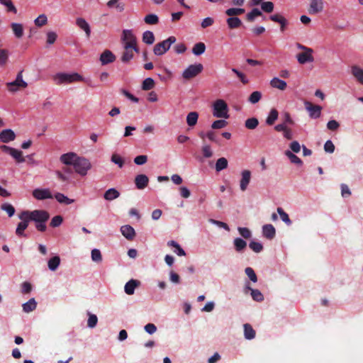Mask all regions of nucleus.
I'll list each match as a JSON object with an SVG mask.
<instances>
[{
	"label": "nucleus",
	"mask_w": 363,
	"mask_h": 363,
	"mask_svg": "<svg viewBox=\"0 0 363 363\" xmlns=\"http://www.w3.org/2000/svg\"><path fill=\"white\" fill-rule=\"evenodd\" d=\"M155 35L152 31L147 30L143 34V41L147 45H152L155 42Z\"/></svg>",
	"instance_id": "obj_39"
},
{
	"label": "nucleus",
	"mask_w": 363,
	"mask_h": 363,
	"mask_svg": "<svg viewBox=\"0 0 363 363\" xmlns=\"http://www.w3.org/2000/svg\"><path fill=\"white\" fill-rule=\"evenodd\" d=\"M226 21L228 28L230 29L238 28L242 25L241 20L238 17L230 16V18H228Z\"/></svg>",
	"instance_id": "obj_31"
},
{
	"label": "nucleus",
	"mask_w": 363,
	"mask_h": 363,
	"mask_svg": "<svg viewBox=\"0 0 363 363\" xmlns=\"http://www.w3.org/2000/svg\"><path fill=\"white\" fill-rule=\"evenodd\" d=\"M6 86L10 92H16L21 89L28 86L27 82L23 79V71H20L13 82L6 83Z\"/></svg>",
	"instance_id": "obj_6"
},
{
	"label": "nucleus",
	"mask_w": 363,
	"mask_h": 363,
	"mask_svg": "<svg viewBox=\"0 0 363 363\" xmlns=\"http://www.w3.org/2000/svg\"><path fill=\"white\" fill-rule=\"evenodd\" d=\"M9 155L12 156L18 163H21L25 161V159L23 157V153L21 150L13 148Z\"/></svg>",
	"instance_id": "obj_47"
},
{
	"label": "nucleus",
	"mask_w": 363,
	"mask_h": 363,
	"mask_svg": "<svg viewBox=\"0 0 363 363\" xmlns=\"http://www.w3.org/2000/svg\"><path fill=\"white\" fill-rule=\"evenodd\" d=\"M76 24L80 29L83 30L85 32L86 36L87 38L90 37L91 28L89 23L84 18H77L76 19Z\"/></svg>",
	"instance_id": "obj_23"
},
{
	"label": "nucleus",
	"mask_w": 363,
	"mask_h": 363,
	"mask_svg": "<svg viewBox=\"0 0 363 363\" xmlns=\"http://www.w3.org/2000/svg\"><path fill=\"white\" fill-rule=\"evenodd\" d=\"M244 328V336L247 340H252L255 337L256 332L252 328V325L249 323H245L243 325Z\"/></svg>",
	"instance_id": "obj_27"
},
{
	"label": "nucleus",
	"mask_w": 363,
	"mask_h": 363,
	"mask_svg": "<svg viewBox=\"0 0 363 363\" xmlns=\"http://www.w3.org/2000/svg\"><path fill=\"white\" fill-rule=\"evenodd\" d=\"M16 134L11 129H6L0 133V140L4 143H7L14 140Z\"/></svg>",
	"instance_id": "obj_16"
},
{
	"label": "nucleus",
	"mask_w": 363,
	"mask_h": 363,
	"mask_svg": "<svg viewBox=\"0 0 363 363\" xmlns=\"http://www.w3.org/2000/svg\"><path fill=\"white\" fill-rule=\"evenodd\" d=\"M306 108L309 112V116L312 118H318L321 113V106L318 105H313L311 102L306 101L305 103Z\"/></svg>",
	"instance_id": "obj_11"
},
{
	"label": "nucleus",
	"mask_w": 363,
	"mask_h": 363,
	"mask_svg": "<svg viewBox=\"0 0 363 363\" xmlns=\"http://www.w3.org/2000/svg\"><path fill=\"white\" fill-rule=\"evenodd\" d=\"M37 303L34 298H30L28 302L23 304V310L26 313L34 311L36 308Z\"/></svg>",
	"instance_id": "obj_36"
},
{
	"label": "nucleus",
	"mask_w": 363,
	"mask_h": 363,
	"mask_svg": "<svg viewBox=\"0 0 363 363\" xmlns=\"http://www.w3.org/2000/svg\"><path fill=\"white\" fill-rule=\"evenodd\" d=\"M199 114L196 111H192L188 113L186 116V123L188 125L192 127L194 126L198 121Z\"/></svg>",
	"instance_id": "obj_33"
},
{
	"label": "nucleus",
	"mask_w": 363,
	"mask_h": 363,
	"mask_svg": "<svg viewBox=\"0 0 363 363\" xmlns=\"http://www.w3.org/2000/svg\"><path fill=\"white\" fill-rule=\"evenodd\" d=\"M313 52V49L307 50V51L298 53L296 55L297 60L299 64L304 65L306 62H312L314 61V57L312 55Z\"/></svg>",
	"instance_id": "obj_10"
},
{
	"label": "nucleus",
	"mask_w": 363,
	"mask_h": 363,
	"mask_svg": "<svg viewBox=\"0 0 363 363\" xmlns=\"http://www.w3.org/2000/svg\"><path fill=\"white\" fill-rule=\"evenodd\" d=\"M29 220L39 222H47L50 218V214L45 210H34L33 211H23L20 216V219H24V216Z\"/></svg>",
	"instance_id": "obj_2"
},
{
	"label": "nucleus",
	"mask_w": 363,
	"mask_h": 363,
	"mask_svg": "<svg viewBox=\"0 0 363 363\" xmlns=\"http://www.w3.org/2000/svg\"><path fill=\"white\" fill-rule=\"evenodd\" d=\"M245 272L252 281H253L255 283L257 281V275L252 268L249 267L245 268Z\"/></svg>",
	"instance_id": "obj_57"
},
{
	"label": "nucleus",
	"mask_w": 363,
	"mask_h": 363,
	"mask_svg": "<svg viewBox=\"0 0 363 363\" xmlns=\"http://www.w3.org/2000/svg\"><path fill=\"white\" fill-rule=\"evenodd\" d=\"M274 130L277 132H282L283 136L287 140L293 139L292 130L286 125H277L274 126Z\"/></svg>",
	"instance_id": "obj_22"
},
{
	"label": "nucleus",
	"mask_w": 363,
	"mask_h": 363,
	"mask_svg": "<svg viewBox=\"0 0 363 363\" xmlns=\"http://www.w3.org/2000/svg\"><path fill=\"white\" fill-rule=\"evenodd\" d=\"M277 213L279 214L281 219L287 225L291 224V220L289 215L280 207L277 208Z\"/></svg>",
	"instance_id": "obj_51"
},
{
	"label": "nucleus",
	"mask_w": 363,
	"mask_h": 363,
	"mask_svg": "<svg viewBox=\"0 0 363 363\" xmlns=\"http://www.w3.org/2000/svg\"><path fill=\"white\" fill-rule=\"evenodd\" d=\"M167 245L169 247H172L175 248L174 252L177 253L179 256H184L186 255L184 250L181 247V246L175 241L170 240L167 242Z\"/></svg>",
	"instance_id": "obj_41"
},
{
	"label": "nucleus",
	"mask_w": 363,
	"mask_h": 363,
	"mask_svg": "<svg viewBox=\"0 0 363 363\" xmlns=\"http://www.w3.org/2000/svg\"><path fill=\"white\" fill-rule=\"evenodd\" d=\"M250 248L256 253L260 252L263 250V246L260 242L252 241L249 244Z\"/></svg>",
	"instance_id": "obj_56"
},
{
	"label": "nucleus",
	"mask_w": 363,
	"mask_h": 363,
	"mask_svg": "<svg viewBox=\"0 0 363 363\" xmlns=\"http://www.w3.org/2000/svg\"><path fill=\"white\" fill-rule=\"evenodd\" d=\"M251 179V172L250 170H243L241 173V179L240 181V188L241 191H245Z\"/></svg>",
	"instance_id": "obj_13"
},
{
	"label": "nucleus",
	"mask_w": 363,
	"mask_h": 363,
	"mask_svg": "<svg viewBox=\"0 0 363 363\" xmlns=\"http://www.w3.org/2000/svg\"><path fill=\"white\" fill-rule=\"evenodd\" d=\"M323 10V0H311L308 13L317 14Z\"/></svg>",
	"instance_id": "obj_12"
},
{
	"label": "nucleus",
	"mask_w": 363,
	"mask_h": 363,
	"mask_svg": "<svg viewBox=\"0 0 363 363\" xmlns=\"http://www.w3.org/2000/svg\"><path fill=\"white\" fill-rule=\"evenodd\" d=\"M262 15V12L258 9L255 8L247 14L246 19L249 22H253L256 17L260 16Z\"/></svg>",
	"instance_id": "obj_45"
},
{
	"label": "nucleus",
	"mask_w": 363,
	"mask_h": 363,
	"mask_svg": "<svg viewBox=\"0 0 363 363\" xmlns=\"http://www.w3.org/2000/svg\"><path fill=\"white\" fill-rule=\"evenodd\" d=\"M91 259L96 262L102 261V255L99 250L94 249L91 250Z\"/></svg>",
	"instance_id": "obj_58"
},
{
	"label": "nucleus",
	"mask_w": 363,
	"mask_h": 363,
	"mask_svg": "<svg viewBox=\"0 0 363 363\" xmlns=\"http://www.w3.org/2000/svg\"><path fill=\"white\" fill-rule=\"evenodd\" d=\"M155 83L153 79L148 77L143 80L142 83V89L144 91H149L155 87Z\"/></svg>",
	"instance_id": "obj_37"
},
{
	"label": "nucleus",
	"mask_w": 363,
	"mask_h": 363,
	"mask_svg": "<svg viewBox=\"0 0 363 363\" xmlns=\"http://www.w3.org/2000/svg\"><path fill=\"white\" fill-rule=\"evenodd\" d=\"M120 196V193L118 190L114 188H111L106 191L104 195V198L107 201H112Z\"/></svg>",
	"instance_id": "obj_30"
},
{
	"label": "nucleus",
	"mask_w": 363,
	"mask_h": 363,
	"mask_svg": "<svg viewBox=\"0 0 363 363\" xmlns=\"http://www.w3.org/2000/svg\"><path fill=\"white\" fill-rule=\"evenodd\" d=\"M33 196L38 200L52 199V194L49 189H35L33 191Z\"/></svg>",
	"instance_id": "obj_9"
},
{
	"label": "nucleus",
	"mask_w": 363,
	"mask_h": 363,
	"mask_svg": "<svg viewBox=\"0 0 363 363\" xmlns=\"http://www.w3.org/2000/svg\"><path fill=\"white\" fill-rule=\"evenodd\" d=\"M140 285V281L135 279H130L128 281L124 287L125 292L128 295H132L134 294L135 289Z\"/></svg>",
	"instance_id": "obj_24"
},
{
	"label": "nucleus",
	"mask_w": 363,
	"mask_h": 363,
	"mask_svg": "<svg viewBox=\"0 0 363 363\" xmlns=\"http://www.w3.org/2000/svg\"><path fill=\"white\" fill-rule=\"evenodd\" d=\"M213 114L217 118H228V107L227 103L223 99L216 100L213 105Z\"/></svg>",
	"instance_id": "obj_3"
},
{
	"label": "nucleus",
	"mask_w": 363,
	"mask_h": 363,
	"mask_svg": "<svg viewBox=\"0 0 363 363\" xmlns=\"http://www.w3.org/2000/svg\"><path fill=\"white\" fill-rule=\"evenodd\" d=\"M111 161L118 164L120 168H121L124 164L123 159L117 154H113L111 156Z\"/></svg>",
	"instance_id": "obj_63"
},
{
	"label": "nucleus",
	"mask_w": 363,
	"mask_h": 363,
	"mask_svg": "<svg viewBox=\"0 0 363 363\" xmlns=\"http://www.w3.org/2000/svg\"><path fill=\"white\" fill-rule=\"evenodd\" d=\"M285 155L290 160L291 163L296 164L298 165L302 164L301 160L298 157H297L296 155H294L292 152H291L290 150H286L285 152Z\"/></svg>",
	"instance_id": "obj_48"
},
{
	"label": "nucleus",
	"mask_w": 363,
	"mask_h": 363,
	"mask_svg": "<svg viewBox=\"0 0 363 363\" xmlns=\"http://www.w3.org/2000/svg\"><path fill=\"white\" fill-rule=\"evenodd\" d=\"M271 21L280 25L281 32H284L288 24V21L281 14L275 13L269 16Z\"/></svg>",
	"instance_id": "obj_15"
},
{
	"label": "nucleus",
	"mask_w": 363,
	"mask_h": 363,
	"mask_svg": "<svg viewBox=\"0 0 363 363\" xmlns=\"http://www.w3.org/2000/svg\"><path fill=\"white\" fill-rule=\"evenodd\" d=\"M34 22L35 26L41 27L47 23V16L45 14H41L37 18H35Z\"/></svg>",
	"instance_id": "obj_61"
},
{
	"label": "nucleus",
	"mask_w": 363,
	"mask_h": 363,
	"mask_svg": "<svg viewBox=\"0 0 363 363\" xmlns=\"http://www.w3.org/2000/svg\"><path fill=\"white\" fill-rule=\"evenodd\" d=\"M351 72L356 79L363 85V69L357 65H353L351 67Z\"/></svg>",
	"instance_id": "obj_26"
},
{
	"label": "nucleus",
	"mask_w": 363,
	"mask_h": 363,
	"mask_svg": "<svg viewBox=\"0 0 363 363\" xmlns=\"http://www.w3.org/2000/svg\"><path fill=\"white\" fill-rule=\"evenodd\" d=\"M263 236L269 240H272L275 237L276 230L272 224H266L262 226Z\"/></svg>",
	"instance_id": "obj_19"
},
{
	"label": "nucleus",
	"mask_w": 363,
	"mask_h": 363,
	"mask_svg": "<svg viewBox=\"0 0 363 363\" xmlns=\"http://www.w3.org/2000/svg\"><path fill=\"white\" fill-rule=\"evenodd\" d=\"M274 7V4L272 1H264L261 4L262 10L266 13H272Z\"/></svg>",
	"instance_id": "obj_54"
},
{
	"label": "nucleus",
	"mask_w": 363,
	"mask_h": 363,
	"mask_svg": "<svg viewBox=\"0 0 363 363\" xmlns=\"http://www.w3.org/2000/svg\"><path fill=\"white\" fill-rule=\"evenodd\" d=\"M124 51L121 56V61L124 63L128 62L134 56L133 52H139V49L138 47L135 48H126V45H124Z\"/></svg>",
	"instance_id": "obj_14"
},
{
	"label": "nucleus",
	"mask_w": 363,
	"mask_h": 363,
	"mask_svg": "<svg viewBox=\"0 0 363 363\" xmlns=\"http://www.w3.org/2000/svg\"><path fill=\"white\" fill-rule=\"evenodd\" d=\"M60 264V258L58 256H55L49 259L48 261V268L51 271H55Z\"/></svg>",
	"instance_id": "obj_38"
},
{
	"label": "nucleus",
	"mask_w": 363,
	"mask_h": 363,
	"mask_svg": "<svg viewBox=\"0 0 363 363\" xmlns=\"http://www.w3.org/2000/svg\"><path fill=\"white\" fill-rule=\"evenodd\" d=\"M122 235L128 240H132L135 236L134 228L129 225H125L121 228Z\"/></svg>",
	"instance_id": "obj_18"
},
{
	"label": "nucleus",
	"mask_w": 363,
	"mask_h": 363,
	"mask_svg": "<svg viewBox=\"0 0 363 363\" xmlns=\"http://www.w3.org/2000/svg\"><path fill=\"white\" fill-rule=\"evenodd\" d=\"M55 198L59 203L66 204V205L71 204V203H74V199H69L61 193L55 194Z\"/></svg>",
	"instance_id": "obj_35"
},
{
	"label": "nucleus",
	"mask_w": 363,
	"mask_h": 363,
	"mask_svg": "<svg viewBox=\"0 0 363 363\" xmlns=\"http://www.w3.org/2000/svg\"><path fill=\"white\" fill-rule=\"evenodd\" d=\"M62 221L63 218L61 216H55L52 218L50 225L52 228H56L60 226L62 223Z\"/></svg>",
	"instance_id": "obj_62"
},
{
	"label": "nucleus",
	"mask_w": 363,
	"mask_h": 363,
	"mask_svg": "<svg viewBox=\"0 0 363 363\" xmlns=\"http://www.w3.org/2000/svg\"><path fill=\"white\" fill-rule=\"evenodd\" d=\"M228 162L225 157H220L216 162L215 169L216 172H220L228 167Z\"/></svg>",
	"instance_id": "obj_34"
},
{
	"label": "nucleus",
	"mask_w": 363,
	"mask_h": 363,
	"mask_svg": "<svg viewBox=\"0 0 363 363\" xmlns=\"http://www.w3.org/2000/svg\"><path fill=\"white\" fill-rule=\"evenodd\" d=\"M1 208L6 211L9 217H11L15 213V208L14 207L10 204V203H4L1 206Z\"/></svg>",
	"instance_id": "obj_55"
},
{
	"label": "nucleus",
	"mask_w": 363,
	"mask_h": 363,
	"mask_svg": "<svg viewBox=\"0 0 363 363\" xmlns=\"http://www.w3.org/2000/svg\"><path fill=\"white\" fill-rule=\"evenodd\" d=\"M74 171L81 176H85L87 172L91 169L90 162L84 158L78 157L73 164Z\"/></svg>",
	"instance_id": "obj_5"
},
{
	"label": "nucleus",
	"mask_w": 363,
	"mask_h": 363,
	"mask_svg": "<svg viewBox=\"0 0 363 363\" xmlns=\"http://www.w3.org/2000/svg\"><path fill=\"white\" fill-rule=\"evenodd\" d=\"M270 86L273 88L284 91L286 89L287 84L285 81L281 80L278 77H274L270 81Z\"/></svg>",
	"instance_id": "obj_25"
},
{
	"label": "nucleus",
	"mask_w": 363,
	"mask_h": 363,
	"mask_svg": "<svg viewBox=\"0 0 363 363\" xmlns=\"http://www.w3.org/2000/svg\"><path fill=\"white\" fill-rule=\"evenodd\" d=\"M53 80L57 85L62 84H70L77 82L84 81V77L78 73L67 74L60 72L53 77Z\"/></svg>",
	"instance_id": "obj_1"
},
{
	"label": "nucleus",
	"mask_w": 363,
	"mask_h": 363,
	"mask_svg": "<svg viewBox=\"0 0 363 363\" xmlns=\"http://www.w3.org/2000/svg\"><path fill=\"white\" fill-rule=\"evenodd\" d=\"M98 322L97 316L94 314H91L89 313V318L87 321V325L89 328H94Z\"/></svg>",
	"instance_id": "obj_60"
},
{
	"label": "nucleus",
	"mask_w": 363,
	"mask_h": 363,
	"mask_svg": "<svg viewBox=\"0 0 363 363\" xmlns=\"http://www.w3.org/2000/svg\"><path fill=\"white\" fill-rule=\"evenodd\" d=\"M262 98V93L258 91H253L249 96L248 101L255 104L260 101Z\"/></svg>",
	"instance_id": "obj_52"
},
{
	"label": "nucleus",
	"mask_w": 363,
	"mask_h": 363,
	"mask_svg": "<svg viewBox=\"0 0 363 363\" xmlns=\"http://www.w3.org/2000/svg\"><path fill=\"white\" fill-rule=\"evenodd\" d=\"M202 64L198 63L189 65L182 73V77L186 80H189L199 75L203 70Z\"/></svg>",
	"instance_id": "obj_7"
},
{
	"label": "nucleus",
	"mask_w": 363,
	"mask_h": 363,
	"mask_svg": "<svg viewBox=\"0 0 363 363\" xmlns=\"http://www.w3.org/2000/svg\"><path fill=\"white\" fill-rule=\"evenodd\" d=\"M278 116H279L278 111L275 108H272L270 111L269 114L266 119V123L268 125H272L275 123V121L277 120Z\"/></svg>",
	"instance_id": "obj_32"
},
{
	"label": "nucleus",
	"mask_w": 363,
	"mask_h": 363,
	"mask_svg": "<svg viewBox=\"0 0 363 363\" xmlns=\"http://www.w3.org/2000/svg\"><path fill=\"white\" fill-rule=\"evenodd\" d=\"M11 28L12 29V31L14 34V35L17 38H21L23 35V25L18 23H12L11 24Z\"/></svg>",
	"instance_id": "obj_29"
},
{
	"label": "nucleus",
	"mask_w": 363,
	"mask_h": 363,
	"mask_svg": "<svg viewBox=\"0 0 363 363\" xmlns=\"http://www.w3.org/2000/svg\"><path fill=\"white\" fill-rule=\"evenodd\" d=\"M205 50L206 45L203 43H196L192 48V52L195 55H201L205 52Z\"/></svg>",
	"instance_id": "obj_43"
},
{
	"label": "nucleus",
	"mask_w": 363,
	"mask_h": 363,
	"mask_svg": "<svg viewBox=\"0 0 363 363\" xmlns=\"http://www.w3.org/2000/svg\"><path fill=\"white\" fill-rule=\"evenodd\" d=\"M234 245L237 252H241L247 247V242L244 240L237 238L234 240Z\"/></svg>",
	"instance_id": "obj_44"
},
{
	"label": "nucleus",
	"mask_w": 363,
	"mask_h": 363,
	"mask_svg": "<svg viewBox=\"0 0 363 363\" xmlns=\"http://www.w3.org/2000/svg\"><path fill=\"white\" fill-rule=\"evenodd\" d=\"M244 12L245 9L241 8H230L225 11L226 15L232 17H237V16L241 15Z\"/></svg>",
	"instance_id": "obj_46"
},
{
	"label": "nucleus",
	"mask_w": 363,
	"mask_h": 363,
	"mask_svg": "<svg viewBox=\"0 0 363 363\" xmlns=\"http://www.w3.org/2000/svg\"><path fill=\"white\" fill-rule=\"evenodd\" d=\"M249 289L251 291V296L253 300L256 301H262L264 299V296L262 294L258 289H253L249 287Z\"/></svg>",
	"instance_id": "obj_53"
},
{
	"label": "nucleus",
	"mask_w": 363,
	"mask_h": 363,
	"mask_svg": "<svg viewBox=\"0 0 363 363\" xmlns=\"http://www.w3.org/2000/svg\"><path fill=\"white\" fill-rule=\"evenodd\" d=\"M8 57L9 54L6 50H0V66H4L6 65L8 60Z\"/></svg>",
	"instance_id": "obj_64"
},
{
	"label": "nucleus",
	"mask_w": 363,
	"mask_h": 363,
	"mask_svg": "<svg viewBox=\"0 0 363 363\" xmlns=\"http://www.w3.org/2000/svg\"><path fill=\"white\" fill-rule=\"evenodd\" d=\"M281 121L282 123H279V125H284L288 126V125H293L295 123L294 121L291 118L290 113L288 112H285L281 116Z\"/></svg>",
	"instance_id": "obj_49"
},
{
	"label": "nucleus",
	"mask_w": 363,
	"mask_h": 363,
	"mask_svg": "<svg viewBox=\"0 0 363 363\" xmlns=\"http://www.w3.org/2000/svg\"><path fill=\"white\" fill-rule=\"evenodd\" d=\"M122 41L124 45H126V48L138 47L136 37L130 30H124L123 31Z\"/></svg>",
	"instance_id": "obj_8"
},
{
	"label": "nucleus",
	"mask_w": 363,
	"mask_h": 363,
	"mask_svg": "<svg viewBox=\"0 0 363 363\" xmlns=\"http://www.w3.org/2000/svg\"><path fill=\"white\" fill-rule=\"evenodd\" d=\"M149 182L148 177L145 174H138L135 178V184L138 189H145Z\"/></svg>",
	"instance_id": "obj_20"
},
{
	"label": "nucleus",
	"mask_w": 363,
	"mask_h": 363,
	"mask_svg": "<svg viewBox=\"0 0 363 363\" xmlns=\"http://www.w3.org/2000/svg\"><path fill=\"white\" fill-rule=\"evenodd\" d=\"M23 221L20 222L18 224L17 228L16 230V233L18 236H23L24 235V230L27 228L28 225L29 220L26 218V216H24V219H22Z\"/></svg>",
	"instance_id": "obj_28"
},
{
	"label": "nucleus",
	"mask_w": 363,
	"mask_h": 363,
	"mask_svg": "<svg viewBox=\"0 0 363 363\" xmlns=\"http://www.w3.org/2000/svg\"><path fill=\"white\" fill-rule=\"evenodd\" d=\"M144 21L147 25H156L159 23V18L156 14H147L144 18Z\"/></svg>",
	"instance_id": "obj_40"
},
{
	"label": "nucleus",
	"mask_w": 363,
	"mask_h": 363,
	"mask_svg": "<svg viewBox=\"0 0 363 363\" xmlns=\"http://www.w3.org/2000/svg\"><path fill=\"white\" fill-rule=\"evenodd\" d=\"M116 56L108 50H106L100 56V61L103 65L114 62Z\"/></svg>",
	"instance_id": "obj_21"
},
{
	"label": "nucleus",
	"mask_w": 363,
	"mask_h": 363,
	"mask_svg": "<svg viewBox=\"0 0 363 363\" xmlns=\"http://www.w3.org/2000/svg\"><path fill=\"white\" fill-rule=\"evenodd\" d=\"M228 125V122L225 120H217L215 121L212 125L211 128L213 129H221L225 128Z\"/></svg>",
	"instance_id": "obj_59"
},
{
	"label": "nucleus",
	"mask_w": 363,
	"mask_h": 363,
	"mask_svg": "<svg viewBox=\"0 0 363 363\" xmlns=\"http://www.w3.org/2000/svg\"><path fill=\"white\" fill-rule=\"evenodd\" d=\"M259 121L256 118H250L245 121V125L247 129L253 130L257 127Z\"/></svg>",
	"instance_id": "obj_50"
},
{
	"label": "nucleus",
	"mask_w": 363,
	"mask_h": 363,
	"mask_svg": "<svg viewBox=\"0 0 363 363\" xmlns=\"http://www.w3.org/2000/svg\"><path fill=\"white\" fill-rule=\"evenodd\" d=\"M0 4L6 7V11L8 12H11L14 14L17 13V9L11 0H0Z\"/></svg>",
	"instance_id": "obj_42"
},
{
	"label": "nucleus",
	"mask_w": 363,
	"mask_h": 363,
	"mask_svg": "<svg viewBox=\"0 0 363 363\" xmlns=\"http://www.w3.org/2000/svg\"><path fill=\"white\" fill-rule=\"evenodd\" d=\"M78 157L77 155L74 152L63 154L60 156V161L66 165H73L75 160Z\"/></svg>",
	"instance_id": "obj_17"
},
{
	"label": "nucleus",
	"mask_w": 363,
	"mask_h": 363,
	"mask_svg": "<svg viewBox=\"0 0 363 363\" xmlns=\"http://www.w3.org/2000/svg\"><path fill=\"white\" fill-rule=\"evenodd\" d=\"M175 42L176 38L174 36H170L167 39L157 43L153 48L154 54L157 56L164 55Z\"/></svg>",
	"instance_id": "obj_4"
}]
</instances>
